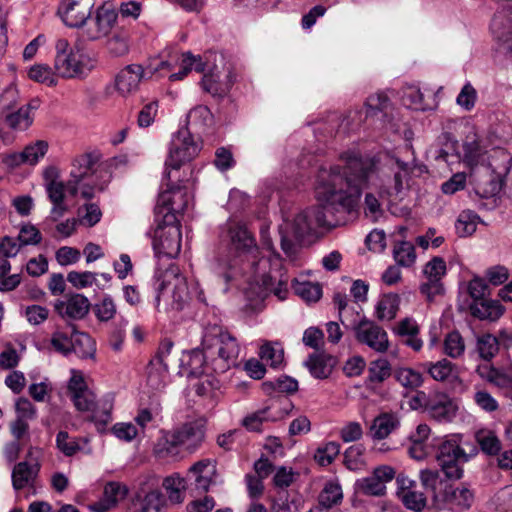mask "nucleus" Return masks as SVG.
Here are the masks:
<instances>
[{
    "label": "nucleus",
    "mask_w": 512,
    "mask_h": 512,
    "mask_svg": "<svg viewBox=\"0 0 512 512\" xmlns=\"http://www.w3.org/2000/svg\"><path fill=\"white\" fill-rule=\"evenodd\" d=\"M73 332L68 333L61 329H56L51 336L50 345L51 347L58 353L63 355H68L72 352L73 343H72Z\"/></svg>",
    "instance_id": "nucleus-52"
},
{
    "label": "nucleus",
    "mask_w": 512,
    "mask_h": 512,
    "mask_svg": "<svg viewBox=\"0 0 512 512\" xmlns=\"http://www.w3.org/2000/svg\"><path fill=\"white\" fill-rule=\"evenodd\" d=\"M86 443V439L72 437L66 431H59L56 435L57 448L68 457L74 456L83 448L82 444Z\"/></svg>",
    "instance_id": "nucleus-39"
},
{
    "label": "nucleus",
    "mask_w": 512,
    "mask_h": 512,
    "mask_svg": "<svg viewBox=\"0 0 512 512\" xmlns=\"http://www.w3.org/2000/svg\"><path fill=\"white\" fill-rule=\"evenodd\" d=\"M212 271L226 287L236 276L235 264L231 260L228 261L221 257L217 258L212 264Z\"/></svg>",
    "instance_id": "nucleus-49"
},
{
    "label": "nucleus",
    "mask_w": 512,
    "mask_h": 512,
    "mask_svg": "<svg viewBox=\"0 0 512 512\" xmlns=\"http://www.w3.org/2000/svg\"><path fill=\"white\" fill-rule=\"evenodd\" d=\"M341 160L345 163L344 168L335 165L319 170L315 184L318 205L279 226L281 248L291 260L296 258L299 243L306 234L315 227L336 225L334 215L352 211L362 191L376 185L380 164L377 157L348 151L341 155Z\"/></svg>",
    "instance_id": "nucleus-1"
},
{
    "label": "nucleus",
    "mask_w": 512,
    "mask_h": 512,
    "mask_svg": "<svg viewBox=\"0 0 512 512\" xmlns=\"http://www.w3.org/2000/svg\"><path fill=\"white\" fill-rule=\"evenodd\" d=\"M93 7L91 0H62L58 15L66 26L80 28L91 17Z\"/></svg>",
    "instance_id": "nucleus-16"
},
{
    "label": "nucleus",
    "mask_w": 512,
    "mask_h": 512,
    "mask_svg": "<svg viewBox=\"0 0 512 512\" xmlns=\"http://www.w3.org/2000/svg\"><path fill=\"white\" fill-rule=\"evenodd\" d=\"M7 126L13 130L24 131L33 123V115L27 113V108L20 107L17 111L5 117Z\"/></svg>",
    "instance_id": "nucleus-48"
},
{
    "label": "nucleus",
    "mask_w": 512,
    "mask_h": 512,
    "mask_svg": "<svg viewBox=\"0 0 512 512\" xmlns=\"http://www.w3.org/2000/svg\"><path fill=\"white\" fill-rule=\"evenodd\" d=\"M395 378L403 387L408 389H416L423 384L422 374L408 367L399 368L395 373Z\"/></svg>",
    "instance_id": "nucleus-51"
},
{
    "label": "nucleus",
    "mask_w": 512,
    "mask_h": 512,
    "mask_svg": "<svg viewBox=\"0 0 512 512\" xmlns=\"http://www.w3.org/2000/svg\"><path fill=\"white\" fill-rule=\"evenodd\" d=\"M446 270V262L444 259L436 256L425 264L423 273L427 279L437 281L442 279L446 274Z\"/></svg>",
    "instance_id": "nucleus-63"
},
{
    "label": "nucleus",
    "mask_w": 512,
    "mask_h": 512,
    "mask_svg": "<svg viewBox=\"0 0 512 512\" xmlns=\"http://www.w3.org/2000/svg\"><path fill=\"white\" fill-rule=\"evenodd\" d=\"M425 410L435 421L439 423H450L457 415L458 405L447 394L435 393L427 399Z\"/></svg>",
    "instance_id": "nucleus-19"
},
{
    "label": "nucleus",
    "mask_w": 512,
    "mask_h": 512,
    "mask_svg": "<svg viewBox=\"0 0 512 512\" xmlns=\"http://www.w3.org/2000/svg\"><path fill=\"white\" fill-rule=\"evenodd\" d=\"M462 149V161L470 169V172L492 161L494 156V153L488 154L486 146L476 136L471 139L468 137L463 143Z\"/></svg>",
    "instance_id": "nucleus-21"
},
{
    "label": "nucleus",
    "mask_w": 512,
    "mask_h": 512,
    "mask_svg": "<svg viewBox=\"0 0 512 512\" xmlns=\"http://www.w3.org/2000/svg\"><path fill=\"white\" fill-rule=\"evenodd\" d=\"M349 325L354 330L355 338L358 343L368 346L378 353H384L389 348V339L387 332L374 321L363 317L359 321L353 319Z\"/></svg>",
    "instance_id": "nucleus-11"
},
{
    "label": "nucleus",
    "mask_w": 512,
    "mask_h": 512,
    "mask_svg": "<svg viewBox=\"0 0 512 512\" xmlns=\"http://www.w3.org/2000/svg\"><path fill=\"white\" fill-rule=\"evenodd\" d=\"M153 287L156 292V307L159 306L163 298L171 300L170 305L172 309L179 311L183 309L190 296L195 297L200 303L207 305L204 290L199 282H195L191 290H189L186 278L175 264H170L165 270H156L153 278Z\"/></svg>",
    "instance_id": "nucleus-4"
},
{
    "label": "nucleus",
    "mask_w": 512,
    "mask_h": 512,
    "mask_svg": "<svg viewBox=\"0 0 512 512\" xmlns=\"http://www.w3.org/2000/svg\"><path fill=\"white\" fill-rule=\"evenodd\" d=\"M477 350L483 360L490 361L499 351V341L492 334L481 335L477 338Z\"/></svg>",
    "instance_id": "nucleus-45"
},
{
    "label": "nucleus",
    "mask_w": 512,
    "mask_h": 512,
    "mask_svg": "<svg viewBox=\"0 0 512 512\" xmlns=\"http://www.w3.org/2000/svg\"><path fill=\"white\" fill-rule=\"evenodd\" d=\"M465 351V344L458 331L448 333L444 340V353L451 358H459Z\"/></svg>",
    "instance_id": "nucleus-53"
},
{
    "label": "nucleus",
    "mask_w": 512,
    "mask_h": 512,
    "mask_svg": "<svg viewBox=\"0 0 512 512\" xmlns=\"http://www.w3.org/2000/svg\"><path fill=\"white\" fill-rule=\"evenodd\" d=\"M263 246L272 252V257L263 258L258 265L265 267L270 266L268 273H263L260 278V285L266 292L273 293L280 300H284L288 295L289 276L282 267V259L279 254L274 252L272 240L266 235L265 230H261Z\"/></svg>",
    "instance_id": "nucleus-7"
},
{
    "label": "nucleus",
    "mask_w": 512,
    "mask_h": 512,
    "mask_svg": "<svg viewBox=\"0 0 512 512\" xmlns=\"http://www.w3.org/2000/svg\"><path fill=\"white\" fill-rule=\"evenodd\" d=\"M54 68L63 78H75L86 74L92 68L90 59L80 53L78 47L70 46L67 39H58L55 45Z\"/></svg>",
    "instance_id": "nucleus-8"
},
{
    "label": "nucleus",
    "mask_w": 512,
    "mask_h": 512,
    "mask_svg": "<svg viewBox=\"0 0 512 512\" xmlns=\"http://www.w3.org/2000/svg\"><path fill=\"white\" fill-rule=\"evenodd\" d=\"M340 453V444L337 442H328L319 447L314 455L315 461L321 466L330 465Z\"/></svg>",
    "instance_id": "nucleus-55"
},
{
    "label": "nucleus",
    "mask_w": 512,
    "mask_h": 512,
    "mask_svg": "<svg viewBox=\"0 0 512 512\" xmlns=\"http://www.w3.org/2000/svg\"><path fill=\"white\" fill-rule=\"evenodd\" d=\"M93 164L94 161L89 154H83L74 159L70 179L67 181V190L70 195L75 196L80 190L81 196L85 199H91L94 196V183L85 182L93 174Z\"/></svg>",
    "instance_id": "nucleus-10"
},
{
    "label": "nucleus",
    "mask_w": 512,
    "mask_h": 512,
    "mask_svg": "<svg viewBox=\"0 0 512 512\" xmlns=\"http://www.w3.org/2000/svg\"><path fill=\"white\" fill-rule=\"evenodd\" d=\"M475 500V492L467 484L457 487L445 486L444 495L435 497L437 510L448 509L453 512H465L469 510Z\"/></svg>",
    "instance_id": "nucleus-12"
},
{
    "label": "nucleus",
    "mask_w": 512,
    "mask_h": 512,
    "mask_svg": "<svg viewBox=\"0 0 512 512\" xmlns=\"http://www.w3.org/2000/svg\"><path fill=\"white\" fill-rule=\"evenodd\" d=\"M392 161V170L394 171L393 190L398 194L402 191L404 182L408 180L414 169V160L412 162H406L398 158H392Z\"/></svg>",
    "instance_id": "nucleus-41"
},
{
    "label": "nucleus",
    "mask_w": 512,
    "mask_h": 512,
    "mask_svg": "<svg viewBox=\"0 0 512 512\" xmlns=\"http://www.w3.org/2000/svg\"><path fill=\"white\" fill-rule=\"evenodd\" d=\"M91 307L89 299L83 294H68L54 303L55 312L64 320H81L87 316Z\"/></svg>",
    "instance_id": "nucleus-18"
},
{
    "label": "nucleus",
    "mask_w": 512,
    "mask_h": 512,
    "mask_svg": "<svg viewBox=\"0 0 512 512\" xmlns=\"http://www.w3.org/2000/svg\"><path fill=\"white\" fill-rule=\"evenodd\" d=\"M201 346L202 349H193L187 355L185 365L189 376L221 374L236 366L240 348L235 337L223 327L216 324L205 327Z\"/></svg>",
    "instance_id": "nucleus-2"
},
{
    "label": "nucleus",
    "mask_w": 512,
    "mask_h": 512,
    "mask_svg": "<svg viewBox=\"0 0 512 512\" xmlns=\"http://www.w3.org/2000/svg\"><path fill=\"white\" fill-rule=\"evenodd\" d=\"M501 22L494 18L491 24V30L495 38L501 43L505 55L512 59V31L504 32L501 30Z\"/></svg>",
    "instance_id": "nucleus-61"
},
{
    "label": "nucleus",
    "mask_w": 512,
    "mask_h": 512,
    "mask_svg": "<svg viewBox=\"0 0 512 512\" xmlns=\"http://www.w3.org/2000/svg\"><path fill=\"white\" fill-rule=\"evenodd\" d=\"M200 150L201 142L187 128H181L171 139L165 166L178 170L184 163L194 159Z\"/></svg>",
    "instance_id": "nucleus-9"
},
{
    "label": "nucleus",
    "mask_w": 512,
    "mask_h": 512,
    "mask_svg": "<svg viewBox=\"0 0 512 512\" xmlns=\"http://www.w3.org/2000/svg\"><path fill=\"white\" fill-rule=\"evenodd\" d=\"M423 366L435 381H453L459 376V369L457 365L447 359H441L437 362H427Z\"/></svg>",
    "instance_id": "nucleus-27"
},
{
    "label": "nucleus",
    "mask_w": 512,
    "mask_h": 512,
    "mask_svg": "<svg viewBox=\"0 0 512 512\" xmlns=\"http://www.w3.org/2000/svg\"><path fill=\"white\" fill-rule=\"evenodd\" d=\"M234 84V75L228 72L222 76L215 66L203 75L201 81L202 89L213 97L223 98L228 94Z\"/></svg>",
    "instance_id": "nucleus-20"
},
{
    "label": "nucleus",
    "mask_w": 512,
    "mask_h": 512,
    "mask_svg": "<svg viewBox=\"0 0 512 512\" xmlns=\"http://www.w3.org/2000/svg\"><path fill=\"white\" fill-rule=\"evenodd\" d=\"M462 437L458 434L448 436L439 446L437 460L467 462L469 457L461 447Z\"/></svg>",
    "instance_id": "nucleus-25"
},
{
    "label": "nucleus",
    "mask_w": 512,
    "mask_h": 512,
    "mask_svg": "<svg viewBox=\"0 0 512 512\" xmlns=\"http://www.w3.org/2000/svg\"><path fill=\"white\" fill-rule=\"evenodd\" d=\"M142 79H146L144 67L139 64H130L117 74L115 86L121 95L127 96L138 89Z\"/></svg>",
    "instance_id": "nucleus-23"
},
{
    "label": "nucleus",
    "mask_w": 512,
    "mask_h": 512,
    "mask_svg": "<svg viewBox=\"0 0 512 512\" xmlns=\"http://www.w3.org/2000/svg\"><path fill=\"white\" fill-rule=\"evenodd\" d=\"M415 247L411 242L399 241L393 247V258L398 266L411 267L416 261Z\"/></svg>",
    "instance_id": "nucleus-40"
},
{
    "label": "nucleus",
    "mask_w": 512,
    "mask_h": 512,
    "mask_svg": "<svg viewBox=\"0 0 512 512\" xmlns=\"http://www.w3.org/2000/svg\"><path fill=\"white\" fill-rule=\"evenodd\" d=\"M163 487L167 491L172 503H181L185 490V480L178 475L168 476L163 481Z\"/></svg>",
    "instance_id": "nucleus-47"
},
{
    "label": "nucleus",
    "mask_w": 512,
    "mask_h": 512,
    "mask_svg": "<svg viewBox=\"0 0 512 512\" xmlns=\"http://www.w3.org/2000/svg\"><path fill=\"white\" fill-rule=\"evenodd\" d=\"M28 75L30 79L39 83L46 84L49 87L55 86L57 84L52 69L45 64H37L32 66L28 72Z\"/></svg>",
    "instance_id": "nucleus-57"
},
{
    "label": "nucleus",
    "mask_w": 512,
    "mask_h": 512,
    "mask_svg": "<svg viewBox=\"0 0 512 512\" xmlns=\"http://www.w3.org/2000/svg\"><path fill=\"white\" fill-rule=\"evenodd\" d=\"M475 439L481 450L488 455H496L501 450V441L490 429H480L475 433Z\"/></svg>",
    "instance_id": "nucleus-38"
},
{
    "label": "nucleus",
    "mask_w": 512,
    "mask_h": 512,
    "mask_svg": "<svg viewBox=\"0 0 512 512\" xmlns=\"http://www.w3.org/2000/svg\"><path fill=\"white\" fill-rule=\"evenodd\" d=\"M284 352L282 348H276L267 342L260 348V358L271 367H278L283 362Z\"/></svg>",
    "instance_id": "nucleus-60"
},
{
    "label": "nucleus",
    "mask_w": 512,
    "mask_h": 512,
    "mask_svg": "<svg viewBox=\"0 0 512 512\" xmlns=\"http://www.w3.org/2000/svg\"><path fill=\"white\" fill-rule=\"evenodd\" d=\"M94 312L98 320L109 321L116 314V305L110 295H105L99 303L94 306Z\"/></svg>",
    "instance_id": "nucleus-62"
},
{
    "label": "nucleus",
    "mask_w": 512,
    "mask_h": 512,
    "mask_svg": "<svg viewBox=\"0 0 512 512\" xmlns=\"http://www.w3.org/2000/svg\"><path fill=\"white\" fill-rule=\"evenodd\" d=\"M118 12L109 4L96 8L93 16L86 22L84 35L89 40H99L106 37L116 24Z\"/></svg>",
    "instance_id": "nucleus-13"
},
{
    "label": "nucleus",
    "mask_w": 512,
    "mask_h": 512,
    "mask_svg": "<svg viewBox=\"0 0 512 512\" xmlns=\"http://www.w3.org/2000/svg\"><path fill=\"white\" fill-rule=\"evenodd\" d=\"M49 143L46 140H36L27 144L22 150L26 165H37L47 154Z\"/></svg>",
    "instance_id": "nucleus-42"
},
{
    "label": "nucleus",
    "mask_w": 512,
    "mask_h": 512,
    "mask_svg": "<svg viewBox=\"0 0 512 512\" xmlns=\"http://www.w3.org/2000/svg\"><path fill=\"white\" fill-rule=\"evenodd\" d=\"M392 368L387 359L380 358L370 363L368 379L372 383H382L391 376Z\"/></svg>",
    "instance_id": "nucleus-46"
},
{
    "label": "nucleus",
    "mask_w": 512,
    "mask_h": 512,
    "mask_svg": "<svg viewBox=\"0 0 512 512\" xmlns=\"http://www.w3.org/2000/svg\"><path fill=\"white\" fill-rule=\"evenodd\" d=\"M473 316L481 320L496 321L504 313L503 306L495 300L475 302L470 307Z\"/></svg>",
    "instance_id": "nucleus-33"
},
{
    "label": "nucleus",
    "mask_w": 512,
    "mask_h": 512,
    "mask_svg": "<svg viewBox=\"0 0 512 512\" xmlns=\"http://www.w3.org/2000/svg\"><path fill=\"white\" fill-rule=\"evenodd\" d=\"M194 387L199 397L207 401L209 405L215 404L219 395L220 381L212 373L204 375Z\"/></svg>",
    "instance_id": "nucleus-32"
},
{
    "label": "nucleus",
    "mask_w": 512,
    "mask_h": 512,
    "mask_svg": "<svg viewBox=\"0 0 512 512\" xmlns=\"http://www.w3.org/2000/svg\"><path fill=\"white\" fill-rule=\"evenodd\" d=\"M294 292L306 302H316L322 296V288L318 283L309 281L300 282L297 279L292 280Z\"/></svg>",
    "instance_id": "nucleus-43"
},
{
    "label": "nucleus",
    "mask_w": 512,
    "mask_h": 512,
    "mask_svg": "<svg viewBox=\"0 0 512 512\" xmlns=\"http://www.w3.org/2000/svg\"><path fill=\"white\" fill-rule=\"evenodd\" d=\"M357 489L361 494L369 496H382L386 492V486L372 473L368 477L357 481Z\"/></svg>",
    "instance_id": "nucleus-54"
},
{
    "label": "nucleus",
    "mask_w": 512,
    "mask_h": 512,
    "mask_svg": "<svg viewBox=\"0 0 512 512\" xmlns=\"http://www.w3.org/2000/svg\"><path fill=\"white\" fill-rule=\"evenodd\" d=\"M154 454L157 458L166 461L179 460L184 457V452L172 430L163 432L162 436L158 438L154 446Z\"/></svg>",
    "instance_id": "nucleus-24"
},
{
    "label": "nucleus",
    "mask_w": 512,
    "mask_h": 512,
    "mask_svg": "<svg viewBox=\"0 0 512 512\" xmlns=\"http://www.w3.org/2000/svg\"><path fill=\"white\" fill-rule=\"evenodd\" d=\"M485 378L489 383L498 388L512 390V371H504L491 367Z\"/></svg>",
    "instance_id": "nucleus-59"
},
{
    "label": "nucleus",
    "mask_w": 512,
    "mask_h": 512,
    "mask_svg": "<svg viewBox=\"0 0 512 512\" xmlns=\"http://www.w3.org/2000/svg\"><path fill=\"white\" fill-rule=\"evenodd\" d=\"M72 343V352L78 357L87 359L94 356L96 351L95 342L87 333L77 332L73 327Z\"/></svg>",
    "instance_id": "nucleus-36"
},
{
    "label": "nucleus",
    "mask_w": 512,
    "mask_h": 512,
    "mask_svg": "<svg viewBox=\"0 0 512 512\" xmlns=\"http://www.w3.org/2000/svg\"><path fill=\"white\" fill-rule=\"evenodd\" d=\"M365 110L367 118H377L381 121L382 127L386 131L397 132L398 126L394 122L391 112V102L386 94L375 93L370 95L365 102Z\"/></svg>",
    "instance_id": "nucleus-17"
},
{
    "label": "nucleus",
    "mask_w": 512,
    "mask_h": 512,
    "mask_svg": "<svg viewBox=\"0 0 512 512\" xmlns=\"http://www.w3.org/2000/svg\"><path fill=\"white\" fill-rule=\"evenodd\" d=\"M400 426V419L394 413H381L374 418L370 435L375 440H383Z\"/></svg>",
    "instance_id": "nucleus-26"
},
{
    "label": "nucleus",
    "mask_w": 512,
    "mask_h": 512,
    "mask_svg": "<svg viewBox=\"0 0 512 512\" xmlns=\"http://www.w3.org/2000/svg\"><path fill=\"white\" fill-rule=\"evenodd\" d=\"M127 494L124 485L118 482H109L104 487L103 498L97 504L98 512H105L113 507L118 501L123 499Z\"/></svg>",
    "instance_id": "nucleus-34"
},
{
    "label": "nucleus",
    "mask_w": 512,
    "mask_h": 512,
    "mask_svg": "<svg viewBox=\"0 0 512 512\" xmlns=\"http://www.w3.org/2000/svg\"><path fill=\"white\" fill-rule=\"evenodd\" d=\"M67 394L76 410L90 412L89 421L95 424L98 432H104L112 421L113 401L106 397L96 400L95 393L89 388L84 374L72 369L67 385Z\"/></svg>",
    "instance_id": "nucleus-5"
},
{
    "label": "nucleus",
    "mask_w": 512,
    "mask_h": 512,
    "mask_svg": "<svg viewBox=\"0 0 512 512\" xmlns=\"http://www.w3.org/2000/svg\"><path fill=\"white\" fill-rule=\"evenodd\" d=\"M187 207V193L179 187L160 193L155 207V218L159 222L153 238V249L157 255L176 257L181 250V231L175 225L177 214Z\"/></svg>",
    "instance_id": "nucleus-3"
},
{
    "label": "nucleus",
    "mask_w": 512,
    "mask_h": 512,
    "mask_svg": "<svg viewBox=\"0 0 512 512\" xmlns=\"http://www.w3.org/2000/svg\"><path fill=\"white\" fill-rule=\"evenodd\" d=\"M400 298L397 294L389 293L383 295L376 306V317L380 321H390L396 317L399 310Z\"/></svg>",
    "instance_id": "nucleus-35"
},
{
    "label": "nucleus",
    "mask_w": 512,
    "mask_h": 512,
    "mask_svg": "<svg viewBox=\"0 0 512 512\" xmlns=\"http://www.w3.org/2000/svg\"><path fill=\"white\" fill-rule=\"evenodd\" d=\"M97 275L91 271H70L67 274V281L76 289H85L96 284Z\"/></svg>",
    "instance_id": "nucleus-56"
},
{
    "label": "nucleus",
    "mask_w": 512,
    "mask_h": 512,
    "mask_svg": "<svg viewBox=\"0 0 512 512\" xmlns=\"http://www.w3.org/2000/svg\"><path fill=\"white\" fill-rule=\"evenodd\" d=\"M179 61L178 53L170 54L168 59L155 58L149 61L144 67L146 79L153 77H169V74L175 69Z\"/></svg>",
    "instance_id": "nucleus-28"
},
{
    "label": "nucleus",
    "mask_w": 512,
    "mask_h": 512,
    "mask_svg": "<svg viewBox=\"0 0 512 512\" xmlns=\"http://www.w3.org/2000/svg\"><path fill=\"white\" fill-rule=\"evenodd\" d=\"M291 408V402L288 399H284L283 401L273 403L270 406L248 414L242 420V425L249 431L261 432L263 423L283 419L289 414Z\"/></svg>",
    "instance_id": "nucleus-15"
},
{
    "label": "nucleus",
    "mask_w": 512,
    "mask_h": 512,
    "mask_svg": "<svg viewBox=\"0 0 512 512\" xmlns=\"http://www.w3.org/2000/svg\"><path fill=\"white\" fill-rule=\"evenodd\" d=\"M419 478L423 488L431 494L432 505L435 508V497L444 495V488L448 486L438 471L431 469L421 470Z\"/></svg>",
    "instance_id": "nucleus-29"
},
{
    "label": "nucleus",
    "mask_w": 512,
    "mask_h": 512,
    "mask_svg": "<svg viewBox=\"0 0 512 512\" xmlns=\"http://www.w3.org/2000/svg\"><path fill=\"white\" fill-rule=\"evenodd\" d=\"M478 221L479 216L475 212L471 210L462 211L455 223L457 234L460 237L472 235L476 231Z\"/></svg>",
    "instance_id": "nucleus-44"
},
{
    "label": "nucleus",
    "mask_w": 512,
    "mask_h": 512,
    "mask_svg": "<svg viewBox=\"0 0 512 512\" xmlns=\"http://www.w3.org/2000/svg\"><path fill=\"white\" fill-rule=\"evenodd\" d=\"M37 465L28 462H20L14 466L12 471V484L15 490H21L33 483L38 474Z\"/></svg>",
    "instance_id": "nucleus-30"
},
{
    "label": "nucleus",
    "mask_w": 512,
    "mask_h": 512,
    "mask_svg": "<svg viewBox=\"0 0 512 512\" xmlns=\"http://www.w3.org/2000/svg\"><path fill=\"white\" fill-rule=\"evenodd\" d=\"M335 363V358L330 355L316 354L309 357L306 366L315 378L325 379L331 374Z\"/></svg>",
    "instance_id": "nucleus-31"
},
{
    "label": "nucleus",
    "mask_w": 512,
    "mask_h": 512,
    "mask_svg": "<svg viewBox=\"0 0 512 512\" xmlns=\"http://www.w3.org/2000/svg\"><path fill=\"white\" fill-rule=\"evenodd\" d=\"M343 492L339 483L329 481L318 496V505L331 509L342 502Z\"/></svg>",
    "instance_id": "nucleus-37"
},
{
    "label": "nucleus",
    "mask_w": 512,
    "mask_h": 512,
    "mask_svg": "<svg viewBox=\"0 0 512 512\" xmlns=\"http://www.w3.org/2000/svg\"><path fill=\"white\" fill-rule=\"evenodd\" d=\"M222 240L228 242L229 251L235 257L252 253L257 249L256 240L247 227L239 222H229Z\"/></svg>",
    "instance_id": "nucleus-14"
},
{
    "label": "nucleus",
    "mask_w": 512,
    "mask_h": 512,
    "mask_svg": "<svg viewBox=\"0 0 512 512\" xmlns=\"http://www.w3.org/2000/svg\"><path fill=\"white\" fill-rule=\"evenodd\" d=\"M172 431L176 435L184 454L194 452L204 440V428L197 422L185 423Z\"/></svg>",
    "instance_id": "nucleus-22"
},
{
    "label": "nucleus",
    "mask_w": 512,
    "mask_h": 512,
    "mask_svg": "<svg viewBox=\"0 0 512 512\" xmlns=\"http://www.w3.org/2000/svg\"><path fill=\"white\" fill-rule=\"evenodd\" d=\"M263 386L266 391L273 390L287 394L295 393L298 390V382L289 376H281L274 381L264 382Z\"/></svg>",
    "instance_id": "nucleus-58"
},
{
    "label": "nucleus",
    "mask_w": 512,
    "mask_h": 512,
    "mask_svg": "<svg viewBox=\"0 0 512 512\" xmlns=\"http://www.w3.org/2000/svg\"><path fill=\"white\" fill-rule=\"evenodd\" d=\"M404 506L415 512L422 511L426 506V497L422 492L408 490L400 496Z\"/></svg>",
    "instance_id": "nucleus-64"
},
{
    "label": "nucleus",
    "mask_w": 512,
    "mask_h": 512,
    "mask_svg": "<svg viewBox=\"0 0 512 512\" xmlns=\"http://www.w3.org/2000/svg\"><path fill=\"white\" fill-rule=\"evenodd\" d=\"M512 158L502 149L494 150L492 161L470 172L471 183L477 195L490 198L497 195L503 186L504 177L509 173Z\"/></svg>",
    "instance_id": "nucleus-6"
},
{
    "label": "nucleus",
    "mask_w": 512,
    "mask_h": 512,
    "mask_svg": "<svg viewBox=\"0 0 512 512\" xmlns=\"http://www.w3.org/2000/svg\"><path fill=\"white\" fill-rule=\"evenodd\" d=\"M107 48L114 56H123L129 51V33L125 30H116L107 42Z\"/></svg>",
    "instance_id": "nucleus-50"
}]
</instances>
